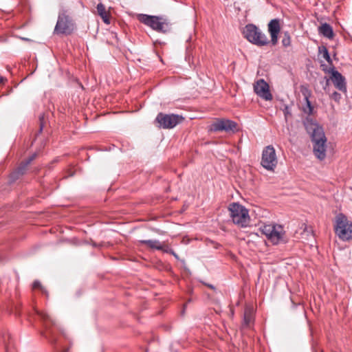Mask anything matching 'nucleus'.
<instances>
[{"instance_id":"7ed1b4c3","label":"nucleus","mask_w":352,"mask_h":352,"mask_svg":"<svg viewBox=\"0 0 352 352\" xmlns=\"http://www.w3.org/2000/svg\"><path fill=\"white\" fill-rule=\"evenodd\" d=\"M138 18L141 23L157 32L164 34L170 30L171 23L167 17L141 14Z\"/></svg>"},{"instance_id":"c756f323","label":"nucleus","mask_w":352,"mask_h":352,"mask_svg":"<svg viewBox=\"0 0 352 352\" xmlns=\"http://www.w3.org/2000/svg\"><path fill=\"white\" fill-rule=\"evenodd\" d=\"M172 255H173L176 258L178 259V256L177 254H175V252L173 251V254H171Z\"/></svg>"},{"instance_id":"423d86ee","label":"nucleus","mask_w":352,"mask_h":352,"mask_svg":"<svg viewBox=\"0 0 352 352\" xmlns=\"http://www.w3.org/2000/svg\"><path fill=\"white\" fill-rule=\"evenodd\" d=\"M232 222L240 228H247L250 223L248 210L239 203H232L228 207Z\"/></svg>"},{"instance_id":"7c9ffc66","label":"nucleus","mask_w":352,"mask_h":352,"mask_svg":"<svg viewBox=\"0 0 352 352\" xmlns=\"http://www.w3.org/2000/svg\"><path fill=\"white\" fill-rule=\"evenodd\" d=\"M326 78V85H329V79L325 78Z\"/></svg>"},{"instance_id":"412c9836","label":"nucleus","mask_w":352,"mask_h":352,"mask_svg":"<svg viewBox=\"0 0 352 352\" xmlns=\"http://www.w3.org/2000/svg\"><path fill=\"white\" fill-rule=\"evenodd\" d=\"M300 91L304 96V100L309 98L311 96V91L309 89V86L307 85H301L300 86Z\"/></svg>"},{"instance_id":"a878e982","label":"nucleus","mask_w":352,"mask_h":352,"mask_svg":"<svg viewBox=\"0 0 352 352\" xmlns=\"http://www.w3.org/2000/svg\"><path fill=\"white\" fill-rule=\"evenodd\" d=\"M283 112L285 118H287L288 115H291L289 108L287 106H285V109H283Z\"/></svg>"},{"instance_id":"9d476101","label":"nucleus","mask_w":352,"mask_h":352,"mask_svg":"<svg viewBox=\"0 0 352 352\" xmlns=\"http://www.w3.org/2000/svg\"><path fill=\"white\" fill-rule=\"evenodd\" d=\"M278 163L274 148L270 145L264 148L262 152L261 164L268 170H274Z\"/></svg>"},{"instance_id":"f03ea898","label":"nucleus","mask_w":352,"mask_h":352,"mask_svg":"<svg viewBox=\"0 0 352 352\" xmlns=\"http://www.w3.org/2000/svg\"><path fill=\"white\" fill-rule=\"evenodd\" d=\"M305 128L311 138L314 155L320 160H323L326 157L327 138L322 128L313 122L307 123Z\"/></svg>"},{"instance_id":"cd10ccee","label":"nucleus","mask_w":352,"mask_h":352,"mask_svg":"<svg viewBox=\"0 0 352 352\" xmlns=\"http://www.w3.org/2000/svg\"><path fill=\"white\" fill-rule=\"evenodd\" d=\"M6 81H7L6 78L0 76V84H3Z\"/></svg>"},{"instance_id":"6ab92c4d","label":"nucleus","mask_w":352,"mask_h":352,"mask_svg":"<svg viewBox=\"0 0 352 352\" xmlns=\"http://www.w3.org/2000/svg\"><path fill=\"white\" fill-rule=\"evenodd\" d=\"M318 50H319V54L322 56V58H324L327 61V63L331 67H333V61L330 57V55L329 54L327 48L324 46H322V47H319Z\"/></svg>"},{"instance_id":"5701e85b","label":"nucleus","mask_w":352,"mask_h":352,"mask_svg":"<svg viewBox=\"0 0 352 352\" xmlns=\"http://www.w3.org/2000/svg\"><path fill=\"white\" fill-rule=\"evenodd\" d=\"M32 288L34 289H39L42 291V292L43 293H45L46 291L45 289L43 287V286L41 285V283L40 281L38 280H35L34 281L33 284H32Z\"/></svg>"},{"instance_id":"1a4fd4ad","label":"nucleus","mask_w":352,"mask_h":352,"mask_svg":"<svg viewBox=\"0 0 352 352\" xmlns=\"http://www.w3.org/2000/svg\"><path fill=\"white\" fill-rule=\"evenodd\" d=\"M38 314L43 322L45 331L43 333V336L49 340V342L56 346V337L55 336L54 328L56 323L54 320L45 312H38Z\"/></svg>"},{"instance_id":"c85d7f7f","label":"nucleus","mask_w":352,"mask_h":352,"mask_svg":"<svg viewBox=\"0 0 352 352\" xmlns=\"http://www.w3.org/2000/svg\"><path fill=\"white\" fill-rule=\"evenodd\" d=\"M206 285L212 289H214V287L212 285L206 284Z\"/></svg>"},{"instance_id":"39448f33","label":"nucleus","mask_w":352,"mask_h":352,"mask_svg":"<svg viewBox=\"0 0 352 352\" xmlns=\"http://www.w3.org/2000/svg\"><path fill=\"white\" fill-rule=\"evenodd\" d=\"M75 29V23L69 12L61 8L58 12V19L54 30V34L57 35H69Z\"/></svg>"},{"instance_id":"9b49d317","label":"nucleus","mask_w":352,"mask_h":352,"mask_svg":"<svg viewBox=\"0 0 352 352\" xmlns=\"http://www.w3.org/2000/svg\"><path fill=\"white\" fill-rule=\"evenodd\" d=\"M322 70L326 73L331 74V80L333 83L335 87L342 92H346V82L345 78L337 71L334 66L331 67L329 69H327L326 65H321Z\"/></svg>"},{"instance_id":"2eb2a0df","label":"nucleus","mask_w":352,"mask_h":352,"mask_svg":"<svg viewBox=\"0 0 352 352\" xmlns=\"http://www.w3.org/2000/svg\"><path fill=\"white\" fill-rule=\"evenodd\" d=\"M254 320L253 310L251 308L246 307L244 311L243 327L250 328Z\"/></svg>"},{"instance_id":"f257e3e1","label":"nucleus","mask_w":352,"mask_h":352,"mask_svg":"<svg viewBox=\"0 0 352 352\" xmlns=\"http://www.w3.org/2000/svg\"><path fill=\"white\" fill-rule=\"evenodd\" d=\"M267 29L271 37L270 41L256 25L252 23L246 25L243 30L242 34L244 38L255 45L259 47L265 46L270 42L273 45H276L278 43V34L280 32V19H272L267 25Z\"/></svg>"},{"instance_id":"473e14b6","label":"nucleus","mask_w":352,"mask_h":352,"mask_svg":"<svg viewBox=\"0 0 352 352\" xmlns=\"http://www.w3.org/2000/svg\"><path fill=\"white\" fill-rule=\"evenodd\" d=\"M322 352H324V351H322Z\"/></svg>"},{"instance_id":"2f4dec72","label":"nucleus","mask_w":352,"mask_h":352,"mask_svg":"<svg viewBox=\"0 0 352 352\" xmlns=\"http://www.w3.org/2000/svg\"><path fill=\"white\" fill-rule=\"evenodd\" d=\"M67 350H64V351H63V352H67Z\"/></svg>"},{"instance_id":"4468645a","label":"nucleus","mask_w":352,"mask_h":352,"mask_svg":"<svg viewBox=\"0 0 352 352\" xmlns=\"http://www.w3.org/2000/svg\"><path fill=\"white\" fill-rule=\"evenodd\" d=\"M255 93L265 100H271L272 96L269 89L268 84L263 80H258L254 86Z\"/></svg>"},{"instance_id":"4be33fe9","label":"nucleus","mask_w":352,"mask_h":352,"mask_svg":"<svg viewBox=\"0 0 352 352\" xmlns=\"http://www.w3.org/2000/svg\"><path fill=\"white\" fill-rule=\"evenodd\" d=\"M305 102L306 103L307 108H304V111L309 115L312 114L314 107L311 105L309 98L305 99Z\"/></svg>"},{"instance_id":"0eeeda50","label":"nucleus","mask_w":352,"mask_h":352,"mask_svg":"<svg viewBox=\"0 0 352 352\" xmlns=\"http://www.w3.org/2000/svg\"><path fill=\"white\" fill-rule=\"evenodd\" d=\"M334 230L342 241L352 240V222L344 214L340 213L336 216Z\"/></svg>"},{"instance_id":"dca6fc26","label":"nucleus","mask_w":352,"mask_h":352,"mask_svg":"<svg viewBox=\"0 0 352 352\" xmlns=\"http://www.w3.org/2000/svg\"><path fill=\"white\" fill-rule=\"evenodd\" d=\"M318 32L320 34L329 39L333 38L334 36L332 27L327 23H324L318 27Z\"/></svg>"},{"instance_id":"393cba45","label":"nucleus","mask_w":352,"mask_h":352,"mask_svg":"<svg viewBox=\"0 0 352 352\" xmlns=\"http://www.w3.org/2000/svg\"><path fill=\"white\" fill-rule=\"evenodd\" d=\"M162 250L164 251V252H166V253L173 254V250L172 249H170L168 246H166V247H163L162 246Z\"/></svg>"},{"instance_id":"aec40b11","label":"nucleus","mask_w":352,"mask_h":352,"mask_svg":"<svg viewBox=\"0 0 352 352\" xmlns=\"http://www.w3.org/2000/svg\"><path fill=\"white\" fill-rule=\"evenodd\" d=\"M281 43L283 46L285 47H288L291 46L292 38L290 34L288 31H285L283 33V38Z\"/></svg>"},{"instance_id":"b1692460","label":"nucleus","mask_w":352,"mask_h":352,"mask_svg":"<svg viewBox=\"0 0 352 352\" xmlns=\"http://www.w3.org/2000/svg\"><path fill=\"white\" fill-rule=\"evenodd\" d=\"M331 98L334 100L336 102H339L341 99V95L340 94L338 93L337 91H334L331 94Z\"/></svg>"},{"instance_id":"a211bd4d","label":"nucleus","mask_w":352,"mask_h":352,"mask_svg":"<svg viewBox=\"0 0 352 352\" xmlns=\"http://www.w3.org/2000/svg\"><path fill=\"white\" fill-rule=\"evenodd\" d=\"M140 243L146 245L151 249L162 250V245L160 242L157 240H142Z\"/></svg>"},{"instance_id":"ddd939ff","label":"nucleus","mask_w":352,"mask_h":352,"mask_svg":"<svg viewBox=\"0 0 352 352\" xmlns=\"http://www.w3.org/2000/svg\"><path fill=\"white\" fill-rule=\"evenodd\" d=\"M37 156L36 153L32 154L25 162H23L10 175V182L12 183L17 180L21 176L25 174L28 166L34 160Z\"/></svg>"},{"instance_id":"bb28decb","label":"nucleus","mask_w":352,"mask_h":352,"mask_svg":"<svg viewBox=\"0 0 352 352\" xmlns=\"http://www.w3.org/2000/svg\"><path fill=\"white\" fill-rule=\"evenodd\" d=\"M43 119H44L43 116L39 117V120H40V129H39V132L40 133L43 131Z\"/></svg>"},{"instance_id":"6e6552de","label":"nucleus","mask_w":352,"mask_h":352,"mask_svg":"<svg viewBox=\"0 0 352 352\" xmlns=\"http://www.w3.org/2000/svg\"><path fill=\"white\" fill-rule=\"evenodd\" d=\"M184 120V118L178 114L159 113L155 119V123L157 124L159 128L170 129L182 123Z\"/></svg>"},{"instance_id":"20e7f679","label":"nucleus","mask_w":352,"mask_h":352,"mask_svg":"<svg viewBox=\"0 0 352 352\" xmlns=\"http://www.w3.org/2000/svg\"><path fill=\"white\" fill-rule=\"evenodd\" d=\"M259 230L273 245H278L282 242H287L285 239L286 232L284 228L280 224H263L259 228Z\"/></svg>"},{"instance_id":"f3484780","label":"nucleus","mask_w":352,"mask_h":352,"mask_svg":"<svg viewBox=\"0 0 352 352\" xmlns=\"http://www.w3.org/2000/svg\"><path fill=\"white\" fill-rule=\"evenodd\" d=\"M96 8L98 14L102 18L104 23H105L106 24H109L110 19L108 13L106 11L105 6L102 3H100L97 5Z\"/></svg>"},{"instance_id":"f8f14e48","label":"nucleus","mask_w":352,"mask_h":352,"mask_svg":"<svg viewBox=\"0 0 352 352\" xmlns=\"http://www.w3.org/2000/svg\"><path fill=\"white\" fill-rule=\"evenodd\" d=\"M237 124L234 121L226 119H218L210 126V131L214 132L236 131Z\"/></svg>"}]
</instances>
